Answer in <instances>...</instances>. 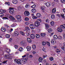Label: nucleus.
<instances>
[{"label":"nucleus","mask_w":65,"mask_h":65,"mask_svg":"<svg viewBox=\"0 0 65 65\" xmlns=\"http://www.w3.org/2000/svg\"><path fill=\"white\" fill-rule=\"evenodd\" d=\"M31 11L32 12H33V13H34V12H35L36 11V9L35 8H34L31 9Z\"/></svg>","instance_id":"b1692460"},{"label":"nucleus","mask_w":65,"mask_h":65,"mask_svg":"<svg viewBox=\"0 0 65 65\" xmlns=\"http://www.w3.org/2000/svg\"><path fill=\"white\" fill-rule=\"evenodd\" d=\"M2 19L4 20H8V18L6 17H4Z\"/></svg>","instance_id":"6e6d98bb"},{"label":"nucleus","mask_w":65,"mask_h":65,"mask_svg":"<svg viewBox=\"0 0 65 65\" xmlns=\"http://www.w3.org/2000/svg\"><path fill=\"white\" fill-rule=\"evenodd\" d=\"M24 14L25 16H28L30 14V13L28 11H26L24 12Z\"/></svg>","instance_id":"423d86ee"},{"label":"nucleus","mask_w":65,"mask_h":65,"mask_svg":"<svg viewBox=\"0 0 65 65\" xmlns=\"http://www.w3.org/2000/svg\"><path fill=\"white\" fill-rule=\"evenodd\" d=\"M56 12V9L55 8H53L52 10V12L55 13Z\"/></svg>","instance_id":"2eb2a0df"},{"label":"nucleus","mask_w":65,"mask_h":65,"mask_svg":"<svg viewBox=\"0 0 65 65\" xmlns=\"http://www.w3.org/2000/svg\"><path fill=\"white\" fill-rule=\"evenodd\" d=\"M61 48L65 52V46H63V47H62Z\"/></svg>","instance_id":"ea45409f"},{"label":"nucleus","mask_w":65,"mask_h":65,"mask_svg":"<svg viewBox=\"0 0 65 65\" xmlns=\"http://www.w3.org/2000/svg\"><path fill=\"white\" fill-rule=\"evenodd\" d=\"M57 30L59 32H62L63 31L62 29L60 27L58 28L57 29Z\"/></svg>","instance_id":"9b49d317"},{"label":"nucleus","mask_w":65,"mask_h":65,"mask_svg":"<svg viewBox=\"0 0 65 65\" xmlns=\"http://www.w3.org/2000/svg\"><path fill=\"white\" fill-rule=\"evenodd\" d=\"M36 48V46L35 45H33L32 46V48L33 50H35Z\"/></svg>","instance_id":"c9c22d12"},{"label":"nucleus","mask_w":65,"mask_h":65,"mask_svg":"<svg viewBox=\"0 0 65 65\" xmlns=\"http://www.w3.org/2000/svg\"><path fill=\"white\" fill-rule=\"evenodd\" d=\"M46 8L44 6H42L41 7V9L42 10H45Z\"/></svg>","instance_id":"4be33fe9"},{"label":"nucleus","mask_w":65,"mask_h":65,"mask_svg":"<svg viewBox=\"0 0 65 65\" xmlns=\"http://www.w3.org/2000/svg\"><path fill=\"white\" fill-rule=\"evenodd\" d=\"M38 60L40 62H42V60H43V58L41 57L39 58Z\"/></svg>","instance_id":"393cba45"},{"label":"nucleus","mask_w":65,"mask_h":65,"mask_svg":"<svg viewBox=\"0 0 65 65\" xmlns=\"http://www.w3.org/2000/svg\"><path fill=\"white\" fill-rule=\"evenodd\" d=\"M41 36L43 37H44L46 36V34L45 33H42L41 34Z\"/></svg>","instance_id":"a211bd4d"},{"label":"nucleus","mask_w":65,"mask_h":65,"mask_svg":"<svg viewBox=\"0 0 65 65\" xmlns=\"http://www.w3.org/2000/svg\"><path fill=\"white\" fill-rule=\"evenodd\" d=\"M53 38L55 39H57V38H58V37H57V36L56 35H54L53 36Z\"/></svg>","instance_id":"58836bf2"},{"label":"nucleus","mask_w":65,"mask_h":65,"mask_svg":"<svg viewBox=\"0 0 65 65\" xmlns=\"http://www.w3.org/2000/svg\"><path fill=\"white\" fill-rule=\"evenodd\" d=\"M51 44H53V45L55 44L56 43V41L54 39L51 40Z\"/></svg>","instance_id":"39448f33"},{"label":"nucleus","mask_w":65,"mask_h":65,"mask_svg":"<svg viewBox=\"0 0 65 65\" xmlns=\"http://www.w3.org/2000/svg\"><path fill=\"white\" fill-rule=\"evenodd\" d=\"M46 43L47 45L48 46H51V44H50V43L49 42H47Z\"/></svg>","instance_id":"de8ad7c7"},{"label":"nucleus","mask_w":65,"mask_h":65,"mask_svg":"<svg viewBox=\"0 0 65 65\" xmlns=\"http://www.w3.org/2000/svg\"><path fill=\"white\" fill-rule=\"evenodd\" d=\"M54 60V58L53 57H50L49 58V60L51 61H53Z\"/></svg>","instance_id":"c03bdc74"},{"label":"nucleus","mask_w":65,"mask_h":65,"mask_svg":"<svg viewBox=\"0 0 65 65\" xmlns=\"http://www.w3.org/2000/svg\"><path fill=\"white\" fill-rule=\"evenodd\" d=\"M41 21V20L40 19H38L37 20V22H38V23H41V21Z\"/></svg>","instance_id":"473e14b6"},{"label":"nucleus","mask_w":65,"mask_h":65,"mask_svg":"<svg viewBox=\"0 0 65 65\" xmlns=\"http://www.w3.org/2000/svg\"><path fill=\"white\" fill-rule=\"evenodd\" d=\"M33 54V55H35V54H36V51H34L32 53Z\"/></svg>","instance_id":"69168bd1"},{"label":"nucleus","mask_w":65,"mask_h":65,"mask_svg":"<svg viewBox=\"0 0 65 65\" xmlns=\"http://www.w3.org/2000/svg\"><path fill=\"white\" fill-rule=\"evenodd\" d=\"M61 38L62 37H61V36H59L58 38H58L59 39H61Z\"/></svg>","instance_id":"0e129e2a"},{"label":"nucleus","mask_w":65,"mask_h":65,"mask_svg":"<svg viewBox=\"0 0 65 65\" xmlns=\"http://www.w3.org/2000/svg\"><path fill=\"white\" fill-rule=\"evenodd\" d=\"M56 16L59 18L61 17V15H60V14L59 13H57L56 15Z\"/></svg>","instance_id":"8fccbe9b"},{"label":"nucleus","mask_w":65,"mask_h":65,"mask_svg":"<svg viewBox=\"0 0 65 65\" xmlns=\"http://www.w3.org/2000/svg\"><path fill=\"white\" fill-rule=\"evenodd\" d=\"M35 26L36 27H37L39 25V23H38V22H35L34 23Z\"/></svg>","instance_id":"4468645a"},{"label":"nucleus","mask_w":65,"mask_h":65,"mask_svg":"<svg viewBox=\"0 0 65 65\" xmlns=\"http://www.w3.org/2000/svg\"><path fill=\"white\" fill-rule=\"evenodd\" d=\"M46 22H47V23H48L50 22V21L48 19H47L46 20Z\"/></svg>","instance_id":"e2e57ef3"},{"label":"nucleus","mask_w":65,"mask_h":65,"mask_svg":"<svg viewBox=\"0 0 65 65\" xmlns=\"http://www.w3.org/2000/svg\"><path fill=\"white\" fill-rule=\"evenodd\" d=\"M25 29L27 31L30 30V28H29V27H26L25 28Z\"/></svg>","instance_id":"37998d69"},{"label":"nucleus","mask_w":65,"mask_h":65,"mask_svg":"<svg viewBox=\"0 0 65 65\" xmlns=\"http://www.w3.org/2000/svg\"><path fill=\"white\" fill-rule=\"evenodd\" d=\"M25 7V8H27V9H28V8H29V5L28 4H26Z\"/></svg>","instance_id":"3c124183"},{"label":"nucleus","mask_w":65,"mask_h":65,"mask_svg":"<svg viewBox=\"0 0 65 65\" xmlns=\"http://www.w3.org/2000/svg\"><path fill=\"white\" fill-rule=\"evenodd\" d=\"M25 25H28L30 24V22H25Z\"/></svg>","instance_id":"864d4df0"},{"label":"nucleus","mask_w":65,"mask_h":65,"mask_svg":"<svg viewBox=\"0 0 65 65\" xmlns=\"http://www.w3.org/2000/svg\"><path fill=\"white\" fill-rule=\"evenodd\" d=\"M60 27L62 29H64L65 28V24L61 25L60 26Z\"/></svg>","instance_id":"a878e982"},{"label":"nucleus","mask_w":65,"mask_h":65,"mask_svg":"<svg viewBox=\"0 0 65 65\" xmlns=\"http://www.w3.org/2000/svg\"><path fill=\"white\" fill-rule=\"evenodd\" d=\"M61 15L62 18H65V17L64 16V14H61Z\"/></svg>","instance_id":"680f3d73"},{"label":"nucleus","mask_w":65,"mask_h":65,"mask_svg":"<svg viewBox=\"0 0 65 65\" xmlns=\"http://www.w3.org/2000/svg\"><path fill=\"white\" fill-rule=\"evenodd\" d=\"M5 51L6 53H9L10 52V50L8 49L7 48H6L5 50Z\"/></svg>","instance_id":"f8f14e48"},{"label":"nucleus","mask_w":65,"mask_h":65,"mask_svg":"<svg viewBox=\"0 0 65 65\" xmlns=\"http://www.w3.org/2000/svg\"><path fill=\"white\" fill-rule=\"evenodd\" d=\"M50 24L51 26H54V22L53 21H51Z\"/></svg>","instance_id":"e433bc0d"},{"label":"nucleus","mask_w":65,"mask_h":65,"mask_svg":"<svg viewBox=\"0 0 65 65\" xmlns=\"http://www.w3.org/2000/svg\"><path fill=\"white\" fill-rule=\"evenodd\" d=\"M34 25L32 24H30L29 25L30 28L31 29H32V30H33V29H34Z\"/></svg>","instance_id":"9d476101"},{"label":"nucleus","mask_w":65,"mask_h":65,"mask_svg":"<svg viewBox=\"0 0 65 65\" xmlns=\"http://www.w3.org/2000/svg\"><path fill=\"white\" fill-rule=\"evenodd\" d=\"M45 5L47 7H49L51 6V3L48 2L45 3Z\"/></svg>","instance_id":"6e6552de"},{"label":"nucleus","mask_w":65,"mask_h":65,"mask_svg":"<svg viewBox=\"0 0 65 65\" xmlns=\"http://www.w3.org/2000/svg\"><path fill=\"white\" fill-rule=\"evenodd\" d=\"M20 43L21 45H25L26 43L25 41H21Z\"/></svg>","instance_id":"72a5a7b5"},{"label":"nucleus","mask_w":65,"mask_h":65,"mask_svg":"<svg viewBox=\"0 0 65 65\" xmlns=\"http://www.w3.org/2000/svg\"><path fill=\"white\" fill-rule=\"evenodd\" d=\"M30 37L31 39H34L35 38V35L34 34H31L30 35Z\"/></svg>","instance_id":"ddd939ff"},{"label":"nucleus","mask_w":65,"mask_h":65,"mask_svg":"<svg viewBox=\"0 0 65 65\" xmlns=\"http://www.w3.org/2000/svg\"><path fill=\"white\" fill-rule=\"evenodd\" d=\"M26 49L27 51H30L31 50V47L30 46H28L26 47Z\"/></svg>","instance_id":"dca6fc26"},{"label":"nucleus","mask_w":65,"mask_h":65,"mask_svg":"<svg viewBox=\"0 0 65 65\" xmlns=\"http://www.w3.org/2000/svg\"><path fill=\"white\" fill-rule=\"evenodd\" d=\"M14 8H11V7H9V12L11 14H13L14 12V10H13Z\"/></svg>","instance_id":"7ed1b4c3"},{"label":"nucleus","mask_w":65,"mask_h":65,"mask_svg":"<svg viewBox=\"0 0 65 65\" xmlns=\"http://www.w3.org/2000/svg\"><path fill=\"white\" fill-rule=\"evenodd\" d=\"M52 31H53V29H52V28H50L48 29V32H49V33H51L52 32Z\"/></svg>","instance_id":"c756f323"},{"label":"nucleus","mask_w":65,"mask_h":65,"mask_svg":"<svg viewBox=\"0 0 65 65\" xmlns=\"http://www.w3.org/2000/svg\"><path fill=\"white\" fill-rule=\"evenodd\" d=\"M8 18H10L11 20H13V21H14L15 20L14 18H13L12 16H10L9 15H7Z\"/></svg>","instance_id":"0eeeda50"},{"label":"nucleus","mask_w":65,"mask_h":65,"mask_svg":"<svg viewBox=\"0 0 65 65\" xmlns=\"http://www.w3.org/2000/svg\"><path fill=\"white\" fill-rule=\"evenodd\" d=\"M14 47L15 48H16V49H17V48H18V46L16 45H15L14 46Z\"/></svg>","instance_id":"338daca9"},{"label":"nucleus","mask_w":65,"mask_h":65,"mask_svg":"<svg viewBox=\"0 0 65 65\" xmlns=\"http://www.w3.org/2000/svg\"><path fill=\"white\" fill-rule=\"evenodd\" d=\"M30 34L31 33H30V32L29 31H27L26 32V35H27V36H30Z\"/></svg>","instance_id":"6ab92c4d"},{"label":"nucleus","mask_w":65,"mask_h":65,"mask_svg":"<svg viewBox=\"0 0 65 65\" xmlns=\"http://www.w3.org/2000/svg\"><path fill=\"white\" fill-rule=\"evenodd\" d=\"M22 8H23V6L19 7H18V10H20V9H22Z\"/></svg>","instance_id":"a18cd8bd"},{"label":"nucleus","mask_w":65,"mask_h":65,"mask_svg":"<svg viewBox=\"0 0 65 65\" xmlns=\"http://www.w3.org/2000/svg\"><path fill=\"white\" fill-rule=\"evenodd\" d=\"M36 37L37 38H39L40 37V35L38 34H36Z\"/></svg>","instance_id":"f704fd0d"},{"label":"nucleus","mask_w":65,"mask_h":65,"mask_svg":"<svg viewBox=\"0 0 65 65\" xmlns=\"http://www.w3.org/2000/svg\"><path fill=\"white\" fill-rule=\"evenodd\" d=\"M12 3L13 4H17L18 3V1L17 0H13Z\"/></svg>","instance_id":"5701e85b"},{"label":"nucleus","mask_w":65,"mask_h":65,"mask_svg":"<svg viewBox=\"0 0 65 65\" xmlns=\"http://www.w3.org/2000/svg\"><path fill=\"white\" fill-rule=\"evenodd\" d=\"M45 27L46 29H48L49 28V25L47 24H45Z\"/></svg>","instance_id":"bb28decb"},{"label":"nucleus","mask_w":65,"mask_h":65,"mask_svg":"<svg viewBox=\"0 0 65 65\" xmlns=\"http://www.w3.org/2000/svg\"><path fill=\"white\" fill-rule=\"evenodd\" d=\"M32 18L33 19H37L38 18L36 16H33L32 17Z\"/></svg>","instance_id":"5fc2aeb1"},{"label":"nucleus","mask_w":65,"mask_h":65,"mask_svg":"<svg viewBox=\"0 0 65 65\" xmlns=\"http://www.w3.org/2000/svg\"><path fill=\"white\" fill-rule=\"evenodd\" d=\"M55 15L54 14H52L51 16V19H55Z\"/></svg>","instance_id":"c85d7f7f"},{"label":"nucleus","mask_w":65,"mask_h":65,"mask_svg":"<svg viewBox=\"0 0 65 65\" xmlns=\"http://www.w3.org/2000/svg\"><path fill=\"white\" fill-rule=\"evenodd\" d=\"M14 34L15 36H18L19 35V33L17 31H15L14 32Z\"/></svg>","instance_id":"1a4fd4ad"},{"label":"nucleus","mask_w":65,"mask_h":65,"mask_svg":"<svg viewBox=\"0 0 65 65\" xmlns=\"http://www.w3.org/2000/svg\"><path fill=\"white\" fill-rule=\"evenodd\" d=\"M17 25L16 24L14 23L11 25V27H14Z\"/></svg>","instance_id":"2f4dec72"},{"label":"nucleus","mask_w":65,"mask_h":65,"mask_svg":"<svg viewBox=\"0 0 65 65\" xmlns=\"http://www.w3.org/2000/svg\"><path fill=\"white\" fill-rule=\"evenodd\" d=\"M26 57V55L22 56V57L23 58H21V60L23 64H25L27 62V61L28 60V58L27 57L25 58H25Z\"/></svg>","instance_id":"f257e3e1"},{"label":"nucleus","mask_w":65,"mask_h":65,"mask_svg":"<svg viewBox=\"0 0 65 65\" xmlns=\"http://www.w3.org/2000/svg\"><path fill=\"white\" fill-rule=\"evenodd\" d=\"M19 51L20 52H22L23 51V48L22 47H20L19 49Z\"/></svg>","instance_id":"a19ab883"},{"label":"nucleus","mask_w":65,"mask_h":65,"mask_svg":"<svg viewBox=\"0 0 65 65\" xmlns=\"http://www.w3.org/2000/svg\"><path fill=\"white\" fill-rule=\"evenodd\" d=\"M14 61L15 62V63H18V60L17 59H14Z\"/></svg>","instance_id":"bf43d9fd"},{"label":"nucleus","mask_w":65,"mask_h":65,"mask_svg":"<svg viewBox=\"0 0 65 65\" xmlns=\"http://www.w3.org/2000/svg\"><path fill=\"white\" fill-rule=\"evenodd\" d=\"M63 37L65 38V33H63Z\"/></svg>","instance_id":"774afa93"},{"label":"nucleus","mask_w":65,"mask_h":65,"mask_svg":"<svg viewBox=\"0 0 65 65\" xmlns=\"http://www.w3.org/2000/svg\"><path fill=\"white\" fill-rule=\"evenodd\" d=\"M36 15L38 18H40L41 17V14L40 13H37L36 14Z\"/></svg>","instance_id":"f3484780"},{"label":"nucleus","mask_w":65,"mask_h":65,"mask_svg":"<svg viewBox=\"0 0 65 65\" xmlns=\"http://www.w3.org/2000/svg\"><path fill=\"white\" fill-rule=\"evenodd\" d=\"M36 7V5L35 4H34L33 5L31 6L32 8H35Z\"/></svg>","instance_id":"052dcab7"},{"label":"nucleus","mask_w":65,"mask_h":65,"mask_svg":"<svg viewBox=\"0 0 65 65\" xmlns=\"http://www.w3.org/2000/svg\"><path fill=\"white\" fill-rule=\"evenodd\" d=\"M16 18L17 19L18 22H21V19L22 18L21 16L19 15H16Z\"/></svg>","instance_id":"20e7f679"},{"label":"nucleus","mask_w":65,"mask_h":65,"mask_svg":"<svg viewBox=\"0 0 65 65\" xmlns=\"http://www.w3.org/2000/svg\"><path fill=\"white\" fill-rule=\"evenodd\" d=\"M29 19L28 18L26 17L25 18V21H29Z\"/></svg>","instance_id":"603ef678"},{"label":"nucleus","mask_w":65,"mask_h":65,"mask_svg":"<svg viewBox=\"0 0 65 65\" xmlns=\"http://www.w3.org/2000/svg\"><path fill=\"white\" fill-rule=\"evenodd\" d=\"M46 42L43 41L42 42V44L43 45H45L46 44Z\"/></svg>","instance_id":"09e8293b"},{"label":"nucleus","mask_w":65,"mask_h":65,"mask_svg":"<svg viewBox=\"0 0 65 65\" xmlns=\"http://www.w3.org/2000/svg\"><path fill=\"white\" fill-rule=\"evenodd\" d=\"M27 42H28L29 43H31V42H32V41L31 40L30 38H28L27 39Z\"/></svg>","instance_id":"aec40b11"},{"label":"nucleus","mask_w":65,"mask_h":65,"mask_svg":"<svg viewBox=\"0 0 65 65\" xmlns=\"http://www.w3.org/2000/svg\"><path fill=\"white\" fill-rule=\"evenodd\" d=\"M20 33L22 35H23V36H24V35H25V33L23 32L22 31H21Z\"/></svg>","instance_id":"79ce46f5"},{"label":"nucleus","mask_w":65,"mask_h":65,"mask_svg":"<svg viewBox=\"0 0 65 65\" xmlns=\"http://www.w3.org/2000/svg\"><path fill=\"white\" fill-rule=\"evenodd\" d=\"M4 16V14H3V13H0V17H1V18H2Z\"/></svg>","instance_id":"49530a36"},{"label":"nucleus","mask_w":65,"mask_h":65,"mask_svg":"<svg viewBox=\"0 0 65 65\" xmlns=\"http://www.w3.org/2000/svg\"><path fill=\"white\" fill-rule=\"evenodd\" d=\"M22 63V61H21V60L20 59H18V61L17 62V64H21Z\"/></svg>","instance_id":"cd10ccee"},{"label":"nucleus","mask_w":65,"mask_h":65,"mask_svg":"<svg viewBox=\"0 0 65 65\" xmlns=\"http://www.w3.org/2000/svg\"><path fill=\"white\" fill-rule=\"evenodd\" d=\"M13 55V54L12 53L11 54H9L8 55H6L4 57L6 59H11L12 58L11 57H9V56H12Z\"/></svg>","instance_id":"f03ea898"},{"label":"nucleus","mask_w":65,"mask_h":65,"mask_svg":"<svg viewBox=\"0 0 65 65\" xmlns=\"http://www.w3.org/2000/svg\"><path fill=\"white\" fill-rule=\"evenodd\" d=\"M0 11L1 12L4 13V12H6V10L1 9L0 10Z\"/></svg>","instance_id":"7c9ffc66"},{"label":"nucleus","mask_w":65,"mask_h":65,"mask_svg":"<svg viewBox=\"0 0 65 65\" xmlns=\"http://www.w3.org/2000/svg\"><path fill=\"white\" fill-rule=\"evenodd\" d=\"M1 30L3 32H5L6 31V29L4 27H2L1 28Z\"/></svg>","instance_id":"412c9836"},{"label":"nucleus","mask_w":65,"mask_h":65,"mask_svg":"<svg viewBox=\"0 0 65 65\" xmlns=\"http://www.w3.org/2000/svg\"><path fill=\"white\" fill-rule=\"evenodd\" d=\"M42 50L44 52H45L46 51V49L44 47H43L42 48Z\"/></svg>","instance_id":"4d7b16f0"},{"label":"nucleus","mask_w":65,"mask_h":65,"mask_svg":"<svg viewBox=\"0 0 65 65\" xmlns=\"http://www.w3.org/2000/svg\"><path fill=\"white\" fill-rule=\"evenodd\" d=\"M10 35H9L8 34H7L6 35V38H10Z\"/></svg>","instance_id":"4c0bfd02"},{"label":"nucleus","mask_w":65,"mask_h":65,"mask_svg":"<svg viewBox=\"0 0 65 65\" xmlns=\"http://www.w3.org/2000/svg\"><path fill=\"white\" fill-rule=\"evenodd\" d=\"M5 4L8 5V6H9L10 5V3H9V2H7Z\"/></svg>","instance_id":"13d9d810"}]
</instances>
